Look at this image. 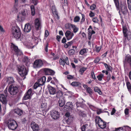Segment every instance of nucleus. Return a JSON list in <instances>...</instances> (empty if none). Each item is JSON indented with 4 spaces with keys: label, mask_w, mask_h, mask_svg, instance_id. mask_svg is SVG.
<instances>
[{
    "label": "nucleus",
    "mask_w": 131,
    "mask_h": 131,
    "mask_svg": "<svg viewBox=\"0 0 131 131\" xmlns=\"http://www.w3.org/2000/svg\"><path fill=\"white\" fill-rule=\"evenodd\" d=\"M67 78L68 79H71L73 78V76L71 75H68L67 76Z\"/></svg>",
    "instance_id": "nucleus-56"
},
{
    "label": "nucleus",
    "mask_w": 131,
    "mask_h": 131,
    "mask_svg": "<svg viewBox=\"0 0 131 131\" xmlns=\"http://www.w3.org/2000/svg\"><path fill=\"white\" fill-rule=\"evenodd\" d=\"M59 103L60 106L62 107L65 104V102L63 98L59 99Z\"/></svg>",
    "instance_id": "nucleus-26"
},
{
    "label": "nucleus",
    "mask_w": 131,
    "mask_h": 131,
    "mask_svg": "<svg viewBox=\"0 0 131 131\" xmlns=\"http://www.w3.org/2000/svg\"><path fill=\"white\" fill-rule=\"evenodd\" d=\"M30 8L31 10V14L32 15L34 16L35 14V11L34 7L33 5H31L30 6Z\"/></svg>",
    "instance_id": "nucleus-34"
},
{
    "label": "nucleus",
    "mask_w": 131,
    "mask_h": 131,
    "mask_svg": "<svg viewBox=\"0 0 131 131\" xmlns=\"http://www.w3.org/2000/svg\"><path fill=\"white\" fill-rule=\"evenodd\" d=\"M96 7V5L94 4L92 5L90 7V8L92 10H94Z\"/></svg>",
    "instance_id": "nucleus-50"
},
{
    "label": "nucleus",
    "mask_w": 131,
    "mask_h": 131,
    "mask_svg": "<svg viewBox=\"0 0 131 131\" xmlns=\"http://www.w3.org/2000/svg\"><path fill=\"white\" fill-rule=\"evenodd\" d=\"M65 35L67 40H68L71 39L74 35L73 33L70 31H67Z\"/></svg>",
    "instance_id": "nucleus-12"
},
{
    "label": "nucleus",
    "mask_w": 131,
    "mask_h": 131,
    "mask_svg": "<svg viewBox=\"0 0 131 131\" xmlns=\"http://www.w3.org/2000/svg\"><path fill=\"white\" fill-rule=\"evenodd\" d=\"M14 112L19 116L21 115L23 113L22 111L18 109L14 110Z\"/></svg>",
    "instance_id": "nucleus-27"
},
{
    "label": "nucleus",
    "mask_w": 131,
    "mask_h": 131,
    "mask_svg": "<svg viewBox=\"0 0 131 131\" xmlns=\"http://www.w3.org/2000/svg\"><path fill=\"white\" fill-rule=\"evenodd\" d=\"M97 114H100L102 113V111L101 109H98L97 110Z\"/></svg>",
    "instance_id": "nucleus-60"
},
{
    "label": "nucleus",
    "mask_w": 131,
    "mask_h": 131,
    "mask_svg": "<svg viewBox=\"0 0 131 131\" xmlns=\"http://www.w3.org/2000/svg\"><path fill=\"white\" fill-rule=\"evenodd\" d=\"M127 1L128 8L131 10V0H127Z\"/></svg>",
    "instance_id": "nucleus-38"
},
{
    "label": "nucleus",
    "mask_w": 131,
    "mask_h": 131,
    "mask_svg": "<svg viewBox=\"0 0 131 131\" xmlns=\"http://www.w3.org/2000/svg\"><path fill=\"white\" fill-rule=\"evenodd\" d=\"M87 92L89 93L90 94H91L92 93V90L91 89V88L89 87L86 90Z\"/></svg>",
    "instance_id": "nucleus-44"
},
{
    "label": "nucleus",
    "mask_w": 131,
    "mask_h": 131,
    "mask_svg": "<svg viewBox=\"0 0 131 131\" xmlns=\"http://www.w3.org/2000/svg\"><path fill=\"white\" fill-rule=\"evenodd\" d=\"M112 67L110 66H109L106 69V70L111 71H112Z\"/></svg>",
    "instance_id": "nucleus-57"
},
{
    "label": "nucleus",
    "mask_w": 131,
    "mask_h": 131,
    "mask_svg": "<svg viewBox=\"0 0 131 131\" xmlns=\"http://www.w3.org/2000/svg\"><path fill=\"white\" fill-rule=\"evenodd\" d=\"M95 122L101 128H104L106 126V123L104 122L100 117H96Z\"/></svg>",
    "instance_id": "nucleus-4"
},
{
    "label": "nucleus",
    "mask_w": 131,
    "mask_h": 131,
    "mask_svg": "<svg viewBox=\"0 0 131 131\" xmlns=\"http://www.w3.org/2000/svg\"><path fill=\"white\" fill-rule=\"evenodd\" d=\"M18 73L21 76L24 77L27 74L28 71L24 66H20L18 67Z\"/></svg>",
    "instance_id": "nucleus-5"
},
{
    "label": "nucleus",
    "mask_w": 131,
    "mask_h": 131,
    "mask_svg": "<svg viewBox=\"0 0 131 131\" xmlns=\"http://www.w3.org/2000/svg\"><path fill=\"white\" fill-rule=\"evenodd\" d=\"M66 42V40L65 37H64L62 40V42L63 43H64Z\"/></svg>",
    "instance_id": "nucleus-62"
},
{
    "label": "nucleus",
    "mask_w": 131,
    "mask_h": 131,
    "mask_svg": "<svg viewBox=\"0 0 131 131\" xmlns=\"http://www.w3.org/2000/svg\"><path fill=\"white\" fill-rule=\"evenodd\" d=\"M49 92L50 95H53L56 93V89L53 87L50 86L48 88Z\"/></svg>",
    "instance_id": "nucleus-20"
},
{
    "label": "nucleus",
    "mask_w": 131,
    "mask_h": 131,
    "mask_svg": "<svg viewBox=\"0 0 131 131\" xmlns=\"http://www.w3.org/2000/svg\"><path fill=\"white\" fill-rule=\"evenodd\" d=\"M6 124L9 128L12 130L16 129L17 127L16 122L12 119L8 120L6 122Z\"/></svg>",
    "instance_id": "nucleus-3"
},
{
    "label": "nucleus",
    "mask_w": 131,
    "mask_h": 131,
    "mask_svg": "<svg viewBox=\"0 0 131 131\" xmlns=\"http://www.w3.org/2000/svg\"><path fill=\"white\" fill-rule=\"evenodd\" d=\"M104 77V75L102 74H101L97 76L98 80L100 81H101L102 80V78Z\"/></svg>",
    "instance_id": "nucleus-36"
},
{
    "label": "nucleus",
    "mask_w": 131,
    "mask_h": 131,
    "mask_svg": "<svg viewBox=\"0 0 131 131\" xmlns=\"http://www.w3.org/2000/svg\"><path fill=\"white\" fill-rule=\"evenodd\" d=\"M85 125L81 127V130L82 131H85V128H86Z\"/></svg>",
    "instance_id": "nucleus-63"
},
{
    "label": "nucleus",
    "mask_w": 131,
    "mask_h": 131,
    "mask_svg": "<svg viewBox=\"0 0 131 131\" xmlns=\"http://www.w3.org/2000/svg\"><path fill=\"white\" fill-rule=\"evenodd\" d=\"M13 48L14 50L15 51L16 54L18 56H20L22 54L21 51L18 49V47L15 45H13Z\"/></svg>",
    "instance_id": "nucleus-17"
},
{
    "label": "nucleus",
    "mask_w": 131,
    "mask_h": 131,
    "mask_svg": "<svg viewBox=\"0 0 131 131\" xmlns=\"http://www.w3.org/2000/svg\"><path fill=\"white\" fill-rule=\"evenodd\" d=\"M75 52V51L73 49H71L69 50L68 52V53L69 55H72L74 54Z\"/></svg>",
    "instance_id": "nucleus-39"
},
{
    "label": "nucleus",
    "mask_w": 131,
    "mask_h": 131,
    "mask_svg": "<svg viewBox=\"0 0 131 131\" xmlns=\"http://www.w3.org/2000/svg\"><path fill=\"white\" fill-rule=\"evenodd\" d=\"M86 68L83 67L80 69L79 70V72L81 74H82L83 73L86 69Z\"/></svg>",
    "instance_id": "nucleus-37"
},
{
    "label": "nucleus",
    "mask_w": 131,
    "mask_h": 131,
    "mask_svg": "<svg viewBox=\"0 0 131 131\" xmlns=\"http://www.w3.org/2000/svg\"><path fill=\"white\" fill-rule=\"evenodd\" d=\"M92 20L93 22L95 23H98L99 21V20L96 17L93 18L92 19Z\"/></svg>",
    "instance_id": "nucleus-41"
},
{
    "label": "nucleus",
    "mask_w": 131,
    "mask_h": 131,
    "mask_svg": "<svg viewBox=\"0 0 131 131\" xmlns=\"http://www.w3.org/2000/svg\"><path fill=\"white\" fill-rule=\"evenodd\" d=\"M31 30V26L29 23L26 24L24 28V31L25 32H29Z\"/></svg>",
    "instance_id": "nucleus-18"
},
{
    "label": "nucleus",
    "mask_w": 131,
    "mask_h": 131,
    "mask_svg": "<svg viewBox=\"0 0 131 131\" xmlns=\"http://www.w3.org/2000/svg\"><path fill=\"white\" fill-rule=\"evenodd\" d=\"M44 70L45 74L47 75H53L55 73V72L49 69L45 68Z\"/></svg>",
    "instance_id": "nucleus-15"
},
{
    "label": "nucleus",
    "mask_w": 131,
    "mask_h": 131,
    "mask_svg": "<svg viewBox=\"0 0 131 131\" xmlns=\"http://www.w3.org/2000/svg\"><path fill=\"white\" fill-rule=\"evenodd\" d=\"M44 61L39 59L36 60L33 64V67L35 68H38L41 67L43 65Z\"/></svg>",
    "instance_id": "nucleus-7"
},
{
    "label": "nucleus",
    "mask_w": 131,
    "mask_h": 131,
    "mask_svg": "<svg viewBox=\"0 0 131 131\" xmlns=\"http://www.w3.org/2000/svg\"><path fill=\"white\" fill-rule=\"evenodd\" d=\"M0 30L2 33L3 34L5 32V31L2 27L0 25Z\"/></svg>",
    "instance_id": "nucleus-48"
},
{
    "label": "nucleus",
    "mask_w": 131,
    "mask_h": 131,
    "mask_svg": "<svg viewBox=\"0 0 131 131\" xmlns=\"http://www.w3.org/2000/svg\"><path fill=\"white\" fill-rule=\"evenodd\" d=\"M59 62L60 64L62 65L63 66H64L65 63H66L67 65L69 64L68 58L67 57L65 58L64 59H61Z\"/></svg>",
    "instance_id": "nucleus-13"
},
{
    "label": "nucleus",
    "mask_w": 131,
    "mask_h": 131,
    "mask_svg": "<svg viewBox=\"0 0 131 131\" xmlns=\"http://www.w3.org/2000/svg\"><path fill=\"white\" fill-rule=\"evenodd\" d=\"M71 26L73 30L74 33H76L78 31V28L75 25L71 24Z\"/></svg>",
    "instance_id": "nucleus-32"
},
{
    "label": "nucleus",
    "mask_w": 131,
    "mask_h": 131,
    "mask_svg": "<svg viewBox=\"0 0 131 131\" xmlns=\"http://www.w3.org/2000/svg\"><path fill=\"white\" fill-rule=\"evenodd\" d=\"M80 114H81V115L82 116H85L86 114L84 113L83 111H80Z\"/></svg>",
    "instance_id": "nucleus-59"
},
{
    "label": "nucleus",
    "mask_w": 131,
    "mask_h": 131,
    "mask_svg": "<svg viewBox=\"0 0 131 131\" xmlns=\"http://www.w3.org/2000/svg\"><path fill=\"white\" fill-rule=\"evenodd\" d=\"M30 126L34 131H38L39 130L38 125L34 122H31Z\"/></svg>",
    "instance_id": "nucleus-11"
},
{
    "label": "nucleus",
    "mask_w": 131,
    "mask_h": 131,
    "mask_svg": "<svg viewBox=\"0 0 131 131\" xmlns=\"http://www.w3.org/2000/svg\"><path fill=\"white\" fill-rule=\"evenodd\" d=\"M32 1L35 5H36L37 4V0H32Z\"/></svg>",
    "instance_id": "nucleus-64"
},
{
    "label": "nucleus",
    "mask_w": 131,
    "mask_h": 131,
    "mask_svg": "<svg viewBox=\"0 0 131 131\" xmlns=\"http://www.w3.org/2000/svg\"><path fill=\"white\" fill-rule=\"evenodd\" d=\"M129 111V110L128 108H126L124 111V112L126 115H127L128 114Z\"/></svg>",
    "instance_id": "nucleus-55"
},
{
    "label": "nucleus",
    "mask_w": 131,
    "mask_h": 131,
    "mask_svg": "<svg viewBox=\"0 0 131 131\" xmlns=\"http://www.w3.org/2000/svg\"><path fill=\"white\" fill-rule=\"evenodd\" d=\"M91 76L92 78L94 80L96 79V78L95 77L94 73L93 71H92L91 73Z\"/></svg>",
    "instance_id": "nucleus-47"
},
{
    "label": "nucleus",
    "mask_w": 131,
    "mask_h": 131,
    "mask_svg": "<svg viewBox=\"0 0 131 131\" xmlns=\"http://www.w3.org/2000/svg\"><path fill=\"white\" fill-rule=\"evenodd\" d=\"M125 61L129 64L130 67L131 68V56L129 55L126 57L125 59Z\"/></svg>",
    "instance_id": "nucleus-23"
},
{
    "label": "nucleus",
    "mask_w": 131,
    "mask_h": 131,
    "mask_svg": "<svg viewBox=\"0 0 131 131\" xmlns=\"http://www.w3.org/2000/svg\"><path fill=\"white\" fill-rule=\"evenodd\" d=\"M89 15L90 17H93L95 15V14L93 13L92 11H90V13H89Z\"/></svg>",
    "instance_id": "nucleus-51"
},
{
    "label": "nucleus",
    "mask_w": 131,
    "mask_h": 131,
    "mask_svg": "<svg viewBox=\"0 0 131 131\" xmlns=\"http://www.w3.org/2000/svg\"><path fill=\"white\" fill-rule=\"evenodd\" d=\"M88 104L89 105V107L92 110L94 111L96 109V108L94 106L89 104Z\"/></svg>",
    "instance_id": "nucleus-42"
},
{
    "label": "nucleus",
    "mask_w": 131,
    "mask_h": 131,
    "mask_svg": "<svg viewBox=\"0 0 131 131\" xmlns=\"http://www.w3.org/2000/svg\"><path fill=\"white\" fill-rule=\"evenodd\" d=\"M88 51V49H83L80 51L79 54L83 55L85 53H87Z\"/></svg>",
    "instance_id": "nucleus-31"
},
{
    "label": "nucleus",
    "mask_w": 131,
    "mask_h": 131,
    "mask_svg": "<svg viewBox=\"0 0 131 131\" xmlns=\"http://www.w3.org/2000/svg\"><path fill=\"white\" fill-rule=\"evenodd\" d=\"M66 106L72 110H73V105L71 102H69L67 103Z\"/></svg>",
    "instance_id": "nucleus-29"
},
{
    "label": "nucleus",
    "mask_w": 131,
    "mask_h": 131,
    "mask_svg": "<svg viewBox=\"0 0 131 131\" xmlns=\"http://www.w3.org/2000/svg\"><path fill=\"white\" fill-rule=\"evenodd\" d=\"M23 61L24 62H26L27 63L29 61V59L27 57H25Z\"/></svg>",
    "instance_id": "nucleus-52"
},
{
    "label": "nucleus",
    "mask_w": 131,
    "mask_h": 131,
    "mask_svg": "<svg viewBox=\"0 0 131 131\" xmlns=\"http://www.w3.org/2000/svg\"><path fill=\"white\" fill-rule=\"evenodd\" d=\"M46 77L43 76L40 79H39L38 81V82L40 85H42L45 83L46 81Z\"/></svg>",
    "instance_id": "nucleus-19"
},
{
    "label": "nucleus",
    "mask_w": 131,
    "mask_h": 131,
    "mask_svg": "<svg viewBox=\"0 0 131 131\" xmlns=\"http://www.w3.org/2000/svg\"><path fill=\"white\" fill-rule=\"evenodd\" d=\"M116 110L114 108H113L111 112V115H113L115 112Z\"/></svg>",
    "instance_id": "nucleus-58"
},
{
    "label": "nucleus",
    "mask_w": 131,
    "mask_h": 131,
    "mask_svg": "<svg viewBox=\"0 0 131 131\" xmlns=\"http://www.w3.org/2000/svg\"><path fill=\"white\" fill-rule=\"evenodd\" d=\"M52 13L53 14H55L56 15L58 16V13L56 11V9L55 6H52Z\"/></svg>",
    "instance_id": "nucleus-33"
},
{
    "label": "nucleus",
    "mask_w": 131,
    "mask_h": 131,
    "mask_svg": "<svg viewBox=\"0 0 131 131\" xmlns=\"http://www.w3.org/2000/svg\"><path fill=\"white\" fill-rule=\"evenodd\" d=\"M71 85L74 86L79 87L81 86V84L80 82L74 81L72 82Z\"/></svg>",
    "instance_id": "nucleus-25"
},
{
    "label": "nucleus",
    "mask_w": 131,
    "mask_h": 131,
    "mask_svg": "<svg viewBox=\"0 0 131 131\" xmlns=\"http://www.w3.org/2000/svg\"><path fill=\"white\" fill-rule=\"evenodd\" d=\"M49 35V33L47 30H46L45 33V37H47Z\"/></svg>",
    "instance_id": "nucleus-54"
},
{
    "label": "nucleus",
    "mask_w": 131,
    "mask_h": 131,
    "mask_svg": "<svg viewBox=\"0 0 131 131\" xmlns=\"http://www.w3.org/2000/svg\"><path fill=\"white\" fill-rule=\"evenodd\" d=\"M80 19V17L78 16H76L74 19V21L75 22H77L79 21Z\"/></svg>",
    "instance_id": "nucleus-40"
},
{
    "label": "nucleus",
    "mask_w": 131,
    "mask_h": 131,
    "mask_svg": "<svg viewBox=\"0 0 131 131\" xmlns=\"http://www.w3.org/2000/svg\"><path fill=\"white\" fill-rule=\"evenodd\" d=\"M126 85L128 91L131 93V84L129 82H127L126 83Z\"/></svg>",
    "instance_id": "nucleus-30"
},
{
    "label": "nucleus",
    "mask_w": 131,
    "mask_h": 131,
    "mask_svg": "<svg viewBox=\"0 0 131 131\" xmlns=\"http://www.w3.org/2000/svg\"><path fill=\"white\" fill-rule=\"evenodd\" d=\"M11 31L13 36L16 39H19L21 34L19 28L18 26H13L12 28Z\"/></svg>",
    "instance_id": "nucleus-1"
},
{
    "label": "nucleus",
    "mask_w": 131,
    "mask_h": 131,
    "mask_svg": "<svg viewBox=\"0 0 131 131\" xmlns=\"http://www.w3.org/2000/svg\"><path fill=\"white\" fill-rule=\"evenodd\" d=\"M22 14L23 16H26L29 14L30 12L29 11L25 9L22 11Z\"/></svg>",
    "instance_id": "nucleus-28"
},
{
    "label": "nucleus",
    "mask_w": 131,
    "mask_h": 131,
    "mask_svg": "<svg viewBox=\"0 0 131 131\" xmlns=\"http://www.w3.org/2000/svg\"><path fill=\"white\" fill-rule=\"evenodd\" d=\"M51 115L52 118L54 119H57L59 117V114L57 111L53 110L51 112Z\"/></svg>",
    "instance_id": "nucleus-8"
},
{
    "label": "nucleus",
    "mask_w": 131,
    "mask_h": 131,
    "mask_svg": "<svg viewBox=\"0 0 131 131\" xmlns=\"http://www.w3.org/2000/svg\"><path fill=\"white\" fill-rule=\"evenodd\" d=\"M100 59L99 57H97L94 60V62L95 63H98L100 60Z\"/></svg>",
    "instance_id": "nucleus-53"
},
{
    "label": "nucleus",
    "mask_w": 131,
    "mask_h": 131,
    "mask_svg": "<svg viewBox=\"0 0 131 131\" xmlns=\"http://www.w3.org/2000/svg\"><path fill=\"white\" fill-rule=\"evenodd\" d=\"M0 101L3 104L6 103L7 101L6 97L4 94H0Z\"/></svg>",
    "instance_id": "nucleus-21"
},
{
    "label": "nucleus",
    "mask_w": 131,
    "mask_h": 131,
    "mask_svg": "<svg viewBox=\"0 0 131 131\" xmlns=\"http://www.w3.org/2000/svg\"><path fill=\"white\" fill-rule=\"evenodd\" d=\"M56 93V97L57 98L61 99L63 98L62 96V92L60 90H59L57 91Z\"/></svg>",
    "instance_id": "nucleus-22"
},
{
    "label": "nucleus",
    "mask_w": 131,
    "mask_h": 131,
    "mask_svg": "<svg viewBox=\"0 0 131 131\" xmlns=\"http://www.w3.org/2000/svg\"><path fill=\"white\" fill-rule=\"evenodd\" d=\"M6 82L9 84H10L14 83V81L13 78L10 77H9L7 78Z\"/></svg>",
    "instance_id": "nucleus-24"
},
{
    "label": "nucleus",
    "mask_w": 131,
    "mask_h": 131,
    "mask_svg": "<svg viewBox=\"0 0 131 131\" xmlns=\"http://www.w3.org/2000/svg\"><path fill=\"white\" fill-rule=\"evenodd\" d=\"M95 48L96 51L98 52H99L101 49V47L100 46L98 47L96 46L95 47Z\"/></svg>",
    "instance_id": "nucleus-49"
},
{
    "label": "nucleus",
    "mask_w": 131,
    "mask_h": 131,
    "mask_svg": "<svg viewBox=\"0 0 131 131\" xmlns=\"http://www.w3.org/2000/svg\"><path fill=\"white\" fill-rule=\"evenodd\" d=\"M115 5L117 8H119V3L118 0H114Z\"/></svg>",
    "instance_id": "nucleus-43"
},
{
    "label": "nucleus",
    "mask_w": 131,
    "mask_h": 131,
    "mask_svg": "<svg viewBox=\"0 0 131 131\" xmlns=\"http://www.w3.org/2000/svg\"><path fill=\"white\" fill-rule=\"evenodd\" d=\"M41 108L42 110L45 112H47L48 110L47 103H42L41 105Z\"/></svg>",
    "instance_id": "nucleus-16"
},
{
    "label": "nucleus",
    "mask_w": 131,
    "mask_h": 131,
    "mask_svg": "<svg viewBox=\"0 0 131 131\" xmlns=\"http://www.w3.org/2000/svg\"><path fill=\"white\" fill-rule=\"evenodd\" d=\"M40 85L39 84V83L38 82H37L34 84V89H36Z\"/></svg>",
    "instance_id": "nucleus-45"
},
{
    "label": "nucleus",
    "mask_w": 131,
    "mask_h": 131,
    "mask_svg": "<svg viewBox=\"0 0 131 131\" xmlns=\"http://www.w3.org/2000/svg\"><path fill=\"white\" fill-rule=\"evenodd\" d=\"M32 89H29L27 92L25 94L24 97V99L26 100L31 98V96Z\"/></svg>",
    "instance_id": "nucleus-9"
},
{
    "label": "nucleus",
    "mask_w": 131,
    "mask_h": 131,
    "mask_svg": "<svg viewBox=\"0 0 131 131\" xmlns=\"http://www.w3.org/2000/svg\"><path fill=\"white\" fill-rule=\"evenodd\" d=\"M121 11L123 14H126L127 12V8L125 4H121Z\"/></svg>",
    "instance_id": "nucleus-14"
},
{
    "label": "nucleus",
    "mask_w": 131,
    "mask_h": 131,
    "mask_svg": "<svg viewBox=\"0 0 131 131\" xmlns=\"http://www.w3.org/2000/svg\"><path fill=\"white\" fill-rule=\"evenodd\" d=\"M73 41H72L69 42H67V44L69 46H71V45L73 44Z\"/></svg>",
    "instance_id": "nucleus-61"
},
{
    "label": "nucleus",
    "mask_w": 131,
    "mask_h": 131,
    "mask_svg": "<svg viewBox=\"0 0 131 131\" xmlns=\"http://www.w3.org/2000/svg\"><path fill=\"white\" fill-rule=\"evenodd\" d=\"M8 91L11 95H14L18 92V88L15 85H12L9 87Z\"/></svg>",
    "instance_id": "nucleus-6"
},
{
    "label": "nucleus",
    "mask_w": 131,
    "mask_h": 131,
    "mask_svg": "<svg viewBox=\"0 0 131 131\" xmlns=\"http://www.w3.org/2000/svg\"><path fill=\"white\" fill-rule=\"evenodd\" d=\"M82 18L80 21V23L82 24L85 21L84 15V14H82Z\"/></svg>",
    "instance_id": "nucleus-46"
},
{
    "label": "nucleus",
    "mask_w": 131,
    "mask_h": 131,
    "mask_svg": "<svg viewBox=\"0 0 131 131\" xmlns=\"http://www.w3.org/2000/svg\"><path fill=\"white\" fill-rule=\"evenodd\" d=\"M35 26L36 29H38L41 28V21L40 18H36L35 21Z\"/></svg>",
    "instance_id": "nucleus-10"
},
{
    "label": "nucleus",
    "mask_w": 131,
    "mask_h": 131,
    "mask_svg": "<svg viewBox=\"0 0 131 131\" xmlns=\"http://www.w3.org/2000/svg\"><path fill=\"white\" fill-rule=\"evenodd\" d=\"M123 31L125 38L124 39V42H126V39L128 40H130L131 38V32L126 26H123Z\"/></svg>",
    "instance_id": "nucleus-2"
},
{
    "label": "nucleus",
    "mask_w": 131,
    "mask_h": 131,
    "mask_svg": "<svg viewBox=\"0 0 131 131\" xmlns=\"http://www.w3.org/2000/svg\"><path fill=\"white\" fill-rule=\"evenodd\" d=\"M94 91L95 92H98L100 95L102 93L101 91L97 87H94Z\"/></svg>",
    "instance_id": "nucleus-35"
}]
</instances>
